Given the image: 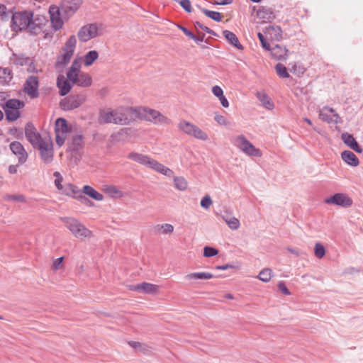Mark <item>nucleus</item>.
<instances>
[{
	"label": "nucleus",
	"mask_w": 363,
	"mask_h": 363,
	"mask_svg": "<svg viewBox=\"0 0 363 363\" xmlns=\"http://www.w3.org/2000/svg\"><path fill=\"white\" fill-rule=\"evenodd\" d=\"M178 127L181 130L184 132L186 134L193 136L195 138L201 140H208V135L205 132H203L200 128L191 123L190 122L182 120L179 122Z\"/></svg>",
	"instance_id": "6"
},
{
	"label": "nucleus",
	"mask_w": 363,
	"mask_h": 363,
	"mask_svg": "<svg viewBox=\"0 0 363 363\" xmlns=\"http://www.w3.org/2000/svg\"><path fill=\"white\" fill-rule=\"evenodd\" d=\"M28 66V69H27V71L28 72H35V73H38V70L36 69L33 60L30 59V63H28V65H27Z\"/></svg>",
	"instance_id": "64"
},
{
	"label": "nucleus",
	"mask_w": 363,
	"mask_h": 363,
	"mask_svg": "<svg viewBox=\"0 0 363 363\" xmlns=\"http://www.w3.org/2000/svg\"><path fill=\"white\" fill-rule=\"evenodd\" d=\"M341 138L344 143L350 147L351 149L354 147V146L358 143L356 141L355 138L352 134L348 133H343L341 135Z\"/></svg>",
	"instance_id": "39"
},
{
	"label": "nucleus",
	"mask_w": 363,
	"mask_h": 363,
	"mask_svg": "<svg viewBox=\"0 0 363 363\" xmlns=\"http://www.w3.org/2000/svg\"><path fill=\"white\" fill-rule=\"evenodd\" d=\"M159 286L143 282L140 284V291L147 294H155L158 291Z\"/></svg>",
	"instance_id": "34"
},
{
	"label": "nucleus",
	"mask_w": 363,
	"mask_h": 363,
	"mask_svg": "<svg viewBox=\"0 0 363 363\" xmlns=\"http://www.w3.org/2000/svg\"><path fill=\"white\" fill-rule=\"evenodd\" d=\"M25 135L28 141L34 148L38 147L41 144L46 142L48 138H43L40 134L36 130L32 123H28L25 127Z\"/></svg>",
	"instance_id": "7"
},
{
	"label": "nucleus",
	"mask_w": 363,
	"mask_h": 363,
	"mask_svg": "<svg viewBox=\"0 0 363 363\" xmlns=\"http://www.w3.org/2000/svg\"><path fill=\"white\" fill-rule=\"evenodd\" d=\"M76 199L79 201L82 204L86 206H93L94 203L90 201L85 195H84L82 192L79 193V195H76Z\"/></svg>",
	"instance_id": "49"
},
{
	"label": "nucleus",
	"mask_w": 363,
	"mask_h": 363,
	"mask_svg": "<svg viewBox=\"0 0 363 363\" xmlns=\"http://www.w3.org/2000/svg\"><path fill=\"white\" fill-rule=\"evenodd\" d=\"M235 142L238 147L245 154L252 157H260L262 155L260 150L255 147L244 135H240L238 136L235 139Z\"/></svg>",
	"instance_id": "8"
},
{
	"label": "nucleus",
	"mask_w": 363,
	"mask_h": 363,
	"mask_svg": "<svg viewBox=\"0 0 363 363\" xmlns=\"http://www.w3.org/2000/svg\"><path fill=\"white\" fill-rule=\"evenodd\" d=\"M218 250L213 247L206 246L203 248V256L211 257L218 255Z\"/></svg>",
	"instance_id": "47"
},
{
	"label": "nucleus",
	"mask_w": 363,
	"mask_h": 363,
	"mask_svg": "<svg viewBox=\"0 0 363 363\" xmlns=\"http://www.w3.org/2000/svg\"><path fill=\"white\" fill-rule=\"evenodd\" d=\"M212 204V200L209 195L203 196L201 201V206L203 208L208 209Z\"/></svg>",
	"instance_id": "54"
},
{
	"label": "nucleus",
	"mask_w": 363,
	"mask_h": 363,
	"mask_svg": "<svg viewBox=\"0 0 363 363\" xmlns=\"http://www.w3.org/2000/svg\"><path fill=\"white\" fill-rule=\"evenodd\" d=\"M24 102L19 99H11L6 101L2 106L4 110H18L24 106Z\"/></svg>",
	"instance_id": "27"
},
{
	"label": "nucleus",
	"mask_w": 363,
	"mask_h": 363,
	"mask_svg": "<svg viewBox=\"0 0 363 363\" xmlns=\"http://www.w3.org/2000/svg\"><path fill=\"white\" fill-rule=\"evenodd\" d=\"M82 1V0H62L60 8L62 13L69 16L78 10Z\"/></svg>",
	"instance_id": "15"
},
{
	"label": "nucleus",
	"mask_w": 363,
	"mask_h": 363,
	"mask_svg": "<svg viewBox=\"0 0 363 363\" xmlns=\"http://www.w3.org/2000/svg\"><path fill=\"white\" fill-rule=\"evenodd\" d=\"M267 30L268 33H270L271 31H274L275 37L277 39L281 37L282 31H281V28L279 26H269L267 28Z\"/></svg>",
	"instance_id": "52"
},
{
	"label": "nucleus",
	"mask_w": 363,
	"mask_h": 363,
	"mask_svg": "<svg viewBox=\"0 0 363 363\" xmlns=\"http://www.w3.org/2000/svg\"><path fill=\"white\" fill-rule=\"evenodd\" d=\"M9 147L11 151L18 157L20 164L26 162L28 154L20 142L13 141L11 143Z\"/></svg>",
	"instance_id": "16"
},
{
	"label": "nucleus",
	"mask_w": 363,
	"mask_h": 363,
	"mask_svg": "<svg viewBox=\"0 0 363 363\" xmlns=\"http://www.w3.org/2000/svg\"><path fill=\"white\" fill-rule=\"evenodd\" d=\"M212 92L218 98L223 95V89L219 86H213Z\"/></svg>",
	"instance_id": "62"
},
{
	"label": "nucleus",
	"mask_w": 363,
	"mask_h": 363,
	"mask_svg": "<svg viewBox=\"0 0 363 363\" xmlns=\"http://www.w3.org/2000/svg\"><path fill=\"white\" fill-rule=\"evenodd\" d=\"M39 80L36 76H29L23 85V91L30 98L35 99L39 96L38 91Z\"/></svg>",
	"instance_id": "10"
},
{
	"label": "nucleus",
	"mask_w": 363,
	"mask_h": 363,
	"mask_svg": "<svg viewBox=\"0 0 363 363\" xmlns=\"http://www.w3.org/2000/svg\"><path fill=\"white\" fill-rule=\"evenodd\" d=\"M257 96L258 99L262 102V106L269 109L272 110L274 108V105L272 101L269 96L265 93L257 92Z\"/></svg>",
	"instance_id": "33"
},
{
	"label": "nucleus",
	"mask_w": 363,
	"mask_h": 363,
	"mask_svg": "<svg viewBox=\"0 0 363 363\" xmlns=\"http://www.w3.org/2000/svg\"><path fill=\"white\" fill-rule=\"evenodd\" d=\"M162 233L163 234H170L174 231V226L172 224H162Z\"/></svg>",
	"instance_id": "56"
},
{
	"label": "nucleus",
	"mask_w": 363,
	"mask_h": 363,
	"mask_svg": "<svg viewBox=\"0 0 363 363\" xmlns=\"http://www.w3.org/2000/svg\"><path fill=\"white\" fill-rule=\"evenodd\" d=\"M277 286H278L279 290L284 295L289 296L291 294L290 291L288 289L285 283L283 281H279L278 283Z\"/></svg>",
	"instance_id": "55"
},
{
	"label": "nucleus",
	"mask_w": 363,
	"mask_h": 363,
	"mask_svg": "<svg viewBox=\"0 0 363 363\" xmlns=\"http://www.w3.org/2000/svg\"><path fill=\"white\" fill-rule=\"evenodd\" d=\"M257 37L261 43L262 47L266 50H270L271 46L270 44L267 42V39L264 38V35L261 33H258Z\"/></svg>",
	"instance_id": "51"
},
{
	"label": "nucleus",
	"mask_w": 363,
	"mask_h": 363,
	"mask_svg": "<svg viewBox=\"0 0 363 363\" xmlns=\"http://www.w3.org/2000/svg\"><path fill=\"white\" fill-rule=\"evenodd\" d=\"M31 17L32 12L28 11L13 13L11 19V28L13 30L18 32L28 28Z\"/></svg>",
	"instance_id": "4"
},
{
	"label": "nucleus",
	"mask_w": 363,
	"mask_h": 363,
	"mask_svg": "<svg viewBox=\"0 0 363 363\" xmlns=\"http://www.w3.org/2000/svg\"><path fill=\"white\" fill-rule=\"evenodd\" d=\"M63 260H64L63 257L56 259L53 262V265H52L53 269L55 270L60 269L62 267Z\"/></svg>",
	"instance_id": "61"
},
{
	"label": "nucleus",
	"mask_w": 363,
	"mask_h": 363,
	"mask_svg": "<svg viewBox=\"0 0 363 363\" xmlns=\"http://www.w3.org/2000/svg\"><path fill=\"white\" fill-rule=\"evenodd\" d=\"M69 130L67 121L63 118H58L55 124V132L66 134Z\"/></svg>",
	"instance_id": "30"
},
{
	"label": "nucleus",
	"mask_w": 363,
	"mask_h": 363,
	"mask_svg": "<svg viewBox=\"0 0 363 363\" xmlns=\"http://www.w3.org/2000/svg\"><path fill=\"white\" fill-rule=\"evenodd\" d=\"M56 135V143L59 146H62L66 140V134L55 133Z\"/></svg>",
	"instance_id": "57"
},
{
	"label": "nucleus",
	"mask_w": 363,
	"mask_h": 363,
	"mask_svg": "<svg viewBox=\"0 0 363 363\" xmlns=\"http://www.w3.org/2000/svg\"><path fill=\"white\" fill-rule=\"evenodd\" d=\"M327 203H333L344 208L349 207L352 204V200L346 194L337 193L325 200Z\"/></svg>",
	"instance_id": "12"
},
{
	"label": "nucleus",
	"mask_w": 363,
	"mask_h": 363,
	"mask_svg": "<svg viewBox=\"0 0 363 363\" xmlns=\"http://www.w3.org/2000/svg\"><path fill=\"white\" fill-rule=\"evenodd\" d=\"M13 79V73L8 67H0V79L5 84H9Z\"/></svg>",
	"instance_id": "35"
},
{
	"label": "nucleus",
	"mask_w": 363,
	"mask_h": 363,
	"mask_svg": "<svg viewBox=\"0 0 363 363\" xmlns=\"http://www.w3.org/2000/svg\"><path fill=\"white\" fill-rule=\"evenodd\" d=\"M226 223L230 229L234 230H238L240 225V220L235 217L230 218L228 220H226Z\"/></svg>",
	"instance_id": "48"
},
{
	"label": "nucleus",
	"mask_w": 363,
	"mask_h": 363,
	"mask_svg": "<svg viewBox=\"0 0 363 363\" xmlns=\"http://www.w3.org/2000/svg\"><path fill=\"white\" fill-rule=\"evenodd\" d=\"M342 160L352 167H357L359 164L357 157L350 150H345L341 154Z\"/></svg>",
	"instance_id": "23"
},
{
	"label": "nucleus",
	"mask_w": 363,
	"mask_h": 363,
	"mask_svg": "<svg viewBox=\"0 0 363 363\" xmlns=\"http://www.w3.org/2000/svg\"><path fill=\"white\" fill-rule=\"evenodd\" d=\"M271 55L277 60H285L287 55L288 50L280 45H275L271 48Z\"/></svg>",
	"instance_id": "22"
},
{
	"label": "nucleus",
	"mask_w": 363,
	"mask_h": 363,
	"mask_svg": "<svg viewBox=\"0 0 363 363\" xmlns=\"http://www.w3.org/2000/svg\"><path fill=\"white\" fill-rule=\"evenodd\" d=\"M86 101L84 94L70 95L60 101V107L65 111H70L79 107Z\"/></svg>",
	"instance_id": "9"
},
{
	"label": "nucleus",
	"mask_w": 363,
	"mask_h": 363,
	"mask_svg": "<svg viewBox=\"0 0 363 363\" xmlns=\"http://www.w3.org/2000/svg\"><path fill=\"white\" fill-rule=\"evenodd\" d=\"M63 54L58 55L55 67H65L70 61L74 53L71 52V51L62 50Z\"/></svg>",
	"instance_id": "26"
},
{
	"label": "nucleus",
	"mask_w": 363,
	"mask_h": 363,
	"mask_svg": "<svg viewBox=\"0 0 363 363\" xmlns=\"http://www.w3.org/2000/svg\"><path fill=\"white\" fill-rule=\"evenodd\" d=\"M74 84L68 79H65L62 75L57 77V86L59 88V94L62 96H66L70 91Z\"/></svg>",
	"instance_id": "17"
},
{
	"label": "nucleus",
	"mask_w": 363,
	"mask_h": 363,
	"mask_svg": "<svg viewBox=\"0 0 363 363\" xmlns=\"http://www.w3.org/2000/svg\"><path fill=\"white\" fill-rule=\"evenodd\" d=\"M272 276V270L269 268H264L259 272L257 277L262 281L267 283L270 281Z\"/></svg>",
	"instance_id": "41"
},
{
	"label": "nucleus",
	"mask_w": 363,
	"mask_h": 363,
	"mask_svg": "<svg viewBox=\"0 0 363 363\" xmlns=\"http://www.w3.org/2000/svg\"><path fill=\"white\" fill-rule=\"evenodd\" d=\"M41 159L45 163H50L53 160V149L52 141L49 139L38 147Z\"/></svg>",
	"instance_id": "13"
},
{
	"label": "nucleus",
	"mask_w": 363,
	"mask_h": 363,
	"mask_svg": "<svg viewBox=\"0 0 363 363\" xmlns=\"http://www.w3.org/2000/svg\"><path fill=\"white\" fill-rule=\"evenodd\" d=\"M174 183L175 187L180 191H184V190L186 189V188H187V182L182 177H174Z\"/></svg>",
	"instance_id": "44"
},
{
	"label": "nucleus",
	"mask_w": 363,
	"mask_h": 363,
	"mask_svg": "<svg viewBox=\"0 0 363 363\" xmlns=\"http://www.w3.org/2000/svg\"><path fill=\"white\" fill-rule=\"evenodd\" d=\"M6 119L8 121H15L21 116V112L18 110H4Z\"/></svg>",
	"instance_id": "42"
},
{
	"label": "nucleus",
	"mask_w": 363,
	"mask_h": 363,
	"mask_svg": "<svg viewBox=\"0 0 363 363\" xmlns=\"http://www.w3.org/2000/svg\"><path fill=\"white\" fill-rule=\"evenodd\" d=\"M11 60L16 66H25L30 63V58L25 54H13Z\"/></svg>",
	"instance_id": "29"
},
{
	"label": "nucleus",
	"mask_w": 363,
	"mask_h": 363,
	"mask_svg": "<svg viewBox=\"0 0 363 363\" xmlns=\"http://www.w3.org/2000/svg\"><path fill=\"white\" fill-rule=\"evenodd\" d=\"M60 219L76 238H82L91 236V232L77 219L74 218H61Z\"/></svg>",
	"instance_id": "3"
},
{
	"label": "nucleus",
	"mask_w": 363,
	"mask_h": 363,
	"mask_svg": "<svg viewBox=\"0 0 363 363\" xmlns=\"http://www.w3.org/2000/svg\"><path fill=\"white\" fill-rule=\"evenodd\" d=\"M137 118L150 121L155 124L169 123V119L160 112L145 107H137Z\"/></svg>",
	"instance_id": "2"
},
{
	"label": "nucleus",
	"mask_w": 363,
	"mask_h": 363,
	"mask_svg": "<svg viewBox=\"0 0 363 363\" xmlns=\"http://www.w3.org/2000/svg\"><path fill=\"white\" fill-rule=\"evenodd\" d=\"M99 57V53L96 50H90L86 53L84 57V64L85 66H91Z\"/></svg>",
	"instance_id": "36"
},
{
	"label": "nucleus",
	"mask_w": 363,
	"mask_h": 363,
	"mask_svg": "<svg viewBox=\"0 0 363 363\" xmlns=\"http://www.w3.org/2000/svg\"><path fill=\"white\" fill-rule=\"evenodd\" d=\"M275 69L277 74L281 78L289 77V74L287 71L286 67L281 63H278L275 66Z\"/></svg>",
	"instance_id": "45"
},
{
	"label": "nucleus",
	"mask_w": 363,
	"mask_h": 363,
	"mask_svg": "<svg viewBox=\"0 0 363 363\" xmlns=\"http://www.w3.org/2000/svg\"><path fill=\"white\" fill-rule=\"evenodd\" d=\"M205 34L198 31V35H195V38H192L197 44L203 42L204 40Z\"/></svg>",
	"instance_id": "63"
},
{
	"label": "nucleus",
	"mask_w": 363,
	"mask_h": 363,
	"mask_svg": "<svg viewBox=\"0 0 363 363\" xmlns=\"http://www.w3.org/2000/svg\"><path fill=\"white\" fill-rule=\"evenodd\" d=\"M4 201H11L21 203L26 202V197L23 194H5L3 196Z\"/></svg>",
	"instance_id": "43"
},
{
	"label": "nucleus",
	"mask_w": 363,
	"mask_h": 363,
	"mask_svg": "<svg viewBox=\"0 0 363 363\" xmlns=\"http://www.w3.org/2000/svg\"><path fill=\"white\" fill-rule=\"evenodd\" d=\"M72 84H77L82 87H88L91 84L92 79L91 76L84 72L79 73L74 77V79H69Z\"/></svg>",
	"instance_id": "18"
},
{
	"label": "nucleus",
	"mask_w": 363,
	"mask_h": 363,
	"mask_svg": "<svg viewBox=\"0 0 363 363\" xmlns=\"http://www.w3.org/2000/svg\"><path fill=\"white\" fill-rule=\"evenodd\" d=\"M202 13H203L206 16L213 19L216 22H220L222 20L221 13L218 11H210L204 8L199 7Z\"/></svg>",
	"instance_id": "38"
},
{
	"label": "nucleus",
	"mask_w": 363,
	"mask_h": 363,
	"mask_svg": "<svg viewBox=\"0 0 363 363\" xmlns=\"http://www.w3.org/2000/svg\"><path fill=\"white\" fill-rule=\"evenodd\" d=\"M214 120L221 125H227V120L225 116L219 114H216L214 116Z\"/></svg>",
	"instance_id": "60"
},
{
	"label": "nucleus",
	"mask_w": 363,
	"mask_h": 363,
	"mask_svg": "<svg viewBox=\"0 0 363 363\" xmlns=\"http://www.w3.org/2000/svg\"><path fill=\"white\" fill-rule=\"evenodd\" d=\"M101 24L89 23L82 26L77 33V37L81 42H87L101 35L99 32Z\"/></svg>",
	"instance_id": "5"
},
{
	"label": "nucleus",
	"mask_w": 363,
	"mask_h": 363,
	"mask_svg": "<svg viewBox=\"0 0 363 363\" xmlns=\"http://www.w3.org/2000/svg\"><path fill=\"white\" fill-rule=\"evenodd\" d=\"M213 277V275L209 272H194L186 274L184 279L188 281L194 279H209Z\"/></svg>",
	"instance_id": "31"
},
{
	"label": "nucleus",
	"mask_w": 363,
	"mask_h": 363,
	"mask_svg": "<svg viewBox=\"0 0 363 363\" xmlns=\"http://www.w3.org/2000/svg\"><path fill=\"white\" fill-rule=\"evenodd\" d=\"M314 253L317 257L322 258L325 254L324 246L321 243H316L315 245Z\"/></svg>",
	"instance_id": "50"
},
{
	"label": "nucleus",
	"mask_w": 363,
	"mask_h": 363,
	"mask_svg": "<svg viewBox=\"0 0 363 363\" xmlns=\"http://www.w3.org/2000/svg\"><path fill=\"white\" fill-rule=\"evenodd\" d=\"M177 28L179 29H180L181 30H182V32L186 35L188 36L189 38L192 39V38H195V35L191 32L190 30H189L186 28H185L184 26H182V25H179V24H177Z\"/></svg>",
	"instance_id": "59"
},
{
	"label": "nucleus",
	"mask_w": 363,
	"mask_h": 363,
	"mask_svg": "<svg viewBox=\"0 0 363 363\" xmlns=\"http://www.w3.org/2000/svg\"><path fill=\"white\" fill-rule=\"evenodd\" d=\"M319 118L321 121L336 124L342 122L341 117L336 113L335 109L328 106L323 107L319 112Z\"/></svg>",
	"instance_id": "11"
},
{
	"label": "nucleus",
	"mask_w": 363,
	"mask_h": 363,
	"mask_svg": "<svg viewBox=\"0 0 363 363\" xmlns=\"http://www.w3.org/2000/svg\"><path fill=\"white\" fill-rule=\"evenodd\" d=\"M174 1L179 2L180 6L188 13L191 12V5L189 0H174Z\"/></svg>",
	"instance_id": "53"
},
{
	"label": "nucleus",
	"mask_w": 363,
	"mask_h": 363,
	"mask_svg": "<svg viewBox=\"0 0 363 363\" xmlns=\"http://www.w3.org/2000/svg\"><path fill=\"white\" fill-rule=\"evenodd\" d=\"M81 192L84 195H87L96 201H102L104 199V196L102 194L99 193L93 187L89 185L84 186L83 189L81 191Z\"/></svg>",
	"instance_id": "25"
},
{
	"label": "nucleus",
	"mask_w": 363,
	"mask_h": 363,
	"mask_svg": "<svg viewBox=\"0 0 363 363\" xmlns=\"http://www.w3.org/2000/svg\"><path fill=\"white\" fill-rule=\"evenodd\" d=\"M128 157L140 164L145 165L148 167H150L152 162L154 160L147 155L135 152L129 153Z\"/></svg>",
	"instance_id": "21"
},
{
	"label": "nucleus",
	"mask_w": 363,
	"mask_h": 363,
	"mask_svg": "<svg viewBox=\"0 0 363 363\" xmlns=\"http://www.w3.org/2000/svg\"><path fill=\"white\" fill-rule=\"evenodd\" d=\"M45 18L43 16L33 18V15L32 14L30 23L28 26L30 33L35 35L40 33L43 26L45 25Z\"/></svg>",
	"instance_id": "19"
},
{
	"label": "nucleus",
	"mask_w": 363,
	"mask_h": 363,
	"mask_svg": "<svg viewBox=\"0 0 363 363\" xmlns=\"http://www.w3.org/2000/svg\"><path fill=\"white\" fill-rule=\"evenodd\" d=\"M257 16L264 22L271 21L275 18L274 10L267 6H260L257 11Z\"/></svg>",
	"instance_id": "20"
},
{
	"label": "nucleus",
	"mask_w": 363,
	"mask_h": 363,
	"mask_svg": "<svg viewBox=\"0 0 363 363\" xmlns=\"http://www.w3.org/2000/svg\"><path fill=\"white\" fill-rule=\"evenodd\" d=\"M61 12V9L56 6H51L49 9L50 21L55 30L61 29L64 24L63 21L60 16Z\"/></svg>",
	"instance_id": "14"
},
{
	"label": "nucleus",
	"mask_w": 363,
	"mask_h": 363,
	"mask_svg": "<svg viewBox=\"0 0 363 363\" xmlns=\"http://www.w3.org/2000/svg\"><path fill=\"white\" fill-rule=\"evenodd\" d=\"M81 65L80 62L77 60H74L72 62V64L67 72V78L69 80L71 79H74V77L77 75L79 73H82L80 72Z\"/></svg>",
	"instance_id": "32"
},
{
	"label": "nucleus",
	"mask_w": 363,
	"mask_h": 363,
	"mask_svg": "<svg viewBox=\"0 0 363 363\" xmlns=\"http://www.w3.org/2000/svg\"><path fill=\"white\" fill-rule=\"evenodd\" d=\"M9 133L13 135L17 139H21L23 138L22 131L19 130L17 128H10Z\"/></svg>",
	"instance_id": "58"
},
{
	"label": "nucleus",
	"mask_w": 363,
	"mask_h": 363,
	"mask_svg": "<svg viewBox=\"0 0 363 363\" xmlns=\"http://www.w3.org/2000/svg\"><path fill=\"white\" fill-rule=\"evenodd\" d=\"M62 191L65 194L71 196L74 199H76V195H79L81 192V190L72 184H66Z\"/></svg>",
	"instance_id": "37"
},
{
	"label": "nucleus",
	"mask_w": 363,
	"mask_h": 363,
	"mask_svg": "<svg viewBox=\"0 0 363 363\" xmlns=\"http://www.w3.org/2000/svg\"><path fill=\"white\" fill-rule=\"evenodd\" d=\"M150 168H152L154 170L167 177H172L173 175V171L172 169L165 167L162 164L159 163L155 160H153V162H152V164Z\"/></svg>",
	"instance_id": "28"
},
{
	"label": "nucleus",
	"mask_w": 363,
	"mask_h": 363,
	"mask_svg": "<svg viewBox=\"0 0 363 363\" xmlns=\"http://www.w3.org/2000/svg\"><path fill=\"white\" fill-rule=\"evenodd\" d=\"M83 143V136L82 135H76L72 138V150H78L80 147H82Z\"/></svg>",
	"instance_id": "46"
},
{
	"label": "nucleus",
	"mask_w": 363,
	"mask_h": 363,
	"mask_svg": "<svg viewBox=\"0 0 363 363\" xmlns=\"http://www.w3.org/2000/svg\"><path fill=\"white\" fill-rule=\"evenodd\" d=\"M223 34L229 43H230L238 50H243V46L239 42L238 37L234 33L225 30L223 31Z\"/></svg>",
	"instance_id": "24"
},
{
	"label": "nucleus",
	"mask_w": 363,
	"mask_h": 363,
	"mask_svg": "<svg viewBox=\"0 0 363 363\" xmlns=\"http://www.w3.org/2000/svg\"><path fill=\"white\" fill-rule=\"evenodd\" d=\"M77 45V38L76 36L72 35H71L67 42L65 44V46L62 48V50L71 51V52L74 53L75 48Z\"/></svg>",
	"instance_id": "40"
},
{
	"label": "nucleus",
	"mask_w": 363,
	"mask_h": 363,
	"mask_svg": "<svg viewBox=\"0 0 363 363\" xmlns=\"http://www.w3.org/2000/svg\"><path fill=\"white\" fill-rule=\"evenodd\" d=\"M103 123L117 125H128L137 118V107L121 106L116 109L101 112Z\"/></svg>",
	"instance_id": "1"
}]
</instances>
